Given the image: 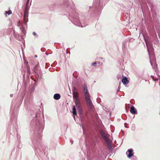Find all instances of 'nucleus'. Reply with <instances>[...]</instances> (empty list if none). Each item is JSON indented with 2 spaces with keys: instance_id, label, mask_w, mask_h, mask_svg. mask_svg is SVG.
Masks as SVG:
<instances>
[{
  "instance_id": "1",
  "label": "nucleus",
  "mask_w": 160,
  "mask_h": 160,
  "mask_svg": "<svg viewBox=\"0 0 160 160\" xmlns=\"http://www.w3.org/2000/svg\"><path fill=\"white\" fill-rule=\"evenodd\" d=\"M31 118H32L31 122V129L33 132L32 142L35 150H40L42 133L44 127V121L42 122V118L38 110L29 107Z\"/></svg>"
},
{
  "instance_id": "2",
  "label": "nucleus",
  "mask_w": 160,
  "mask_h": 160,
  "mask_svg": "<svg viewBox=\"0 0 160 160\" xmlns=\"http://www.w3.org/2000/svg\"><path fill=\"white\" fill-rule=\"evenodd\" d=\"M20 106L19 103H17L15 106L13 107L12 104L10 110L11 122L12 129L10 130L11 134H13V132H17L18 126L16 123L17 119V114Z\"/></svg>"
},
{
  "instance_id": "3",
  "label": "nucleus",
  "mask_w": 160,
  "mask_h": 160,
  "mask_svg": "<svg viewBox=\"0 0 160 160\" xmlns=\"http://www.w3.org/2000/svg\"><path fill=\"white\" fill-rule=\"evenodd\" d=\"M83 90L87 106L90 109L92 110L93 106L90 98V95L85 84H83Z\"/></svg>"
},
{
  "instance_id": "4",
  "label": "nucleus",
  "mask_w": 160,
  "mask_h": 160,
  "mask_svg": "<svg viewBox=\"0 0 160 160\" xmlns=\"http://www.w3.org/2000/svg\"><path fill=\"white\" fill-rule=\"evenodd\" d=\"M100 133L103 139L107 143L108 148L109 149L112 150L113 148L112 146L111 145L110 140L105 132L102 130H101L100 132Z\"/></svg>"
},
{
  "instance_id": "5",
  "label": "nucleus",
  "mask_w": 160,
  "mask_h": 160,
  "mask_svg": "<svg viewBox=\"0 0 160 160\" xmlns=\"http://www.w3.org/2000/svg\"><path fill=\"white\" fill-rule=\"evenodd\" d=\"M72 94L75 104L81 102L79 99V92L77 91V88L75 86H73L72 87Z\"/></svg>"
},
{
  "instance_id": "6",
  "label": "nucleus",
  "mask_w": 160,
  "mask_h": 160,
  "mask_svg": "<svg viewBox=\"0 0 160 160\" xmlns=\"http://www.w3.org/2000/svg\"><path fill=\"white\" fill-rule=\"evenodd\" d=\"M75 104L76 106L75 105L73 106L72 108V113L73 114L76 116L77 115L76 107L78 111L79 114L80 115H82L83 114V112L82 109L81 102Z\"/></svg>"
},
{
  "instance_id": "7",
  "label": "nucleus",
  "mask_w": 160,
  "mask_h": 160,
  "mask_svg": "<svg viewBox=\"0 0 160 160\" xmlns=\"http://www.w3.org/2000/svg\"><path fill=\"white\" fill-rule=\"evenodd\" d=\"M140 5L141 7L143 15L144 16L145 14V12L147 11L148 12H149L148 7L146 2H143V3H141Z\"/></svg>"
},
{
  "instance_id": "8",
  "label": "nucleus",
  "mask_w": 160,
  "mask_h": 160,
  "mask_svg": "<svg viewBox=\"0 0 160 160\" xmlns=\"http://www.w3.org/2000/svg\"><path fill=\"white\" fill-rule=\"evenodd\" d=\"M150 8L152 17L153 18H155L157 16V12L158 11V9L155 6L151 7Z\"/></svg>"
},
{
  "instance_id": "9",
  "label": "nucleus",
  "mask_w": 160,
  "mask_h": 160,
  "mask_svg": "<svg viewBox=\"0 0 160 160\" xmlns=\"http://www.w3.org/2000/svg\"><path fill=\"white\" fill-rule=\"evenodd\" d=\"M39 66V65L38 63L34 67V71L36 74V79H33L32 80L35 82H36L38 79V72L37 71L38 70V68Z\"/></svg>"
},
{
  "instance_id": "10",
  "label": "nucleus",
  "mask_w": 160,
  "mask_h": 160,
  "mask_svg": "<svg viewBox=\"0 0 160 160\" xmlns=\"http://www.w3.org/2000/svg\"><path fill=\"white\" fill-rule=\"evenodd\" d=\"M133 150L132 148H129L128 149L126 152V154L127 155L128 158H130L133 156L134 153L133 152Z\"/></svg>"
},
{
  "instance_id": "11",
  "label": "nucleus",
  "mask_w": 160,
  "mask_h": 160,
  "mask_svg": "<svg viewBox=\"0 0 160 160\" xmlns=\"http://www.w3.org/2000/svg\"><path fill=\"white\" fill-rule=\"evenodd\" d=\"M28 10H25L23 16V21L25 24H26L28 21Z\"/></svg>"
},
{
  "instance_id": "12",
  "label": "nucleus",
  "mask_w": 160,
  "mask_h": 160,
  "mask_svg": "<svg viewBox=\"0 0 160 160\" xmlns=\"http://www.w3.org/2000/svg\"><path fill=\"white\" fill-rule=\"evenodd\" d=\"M130 112L132 114H138V112L137 110L133 105L131 106L130 107Z\"/></svg>"
},
{
  "instance_id": "13",
  "label": "nucleus",
  "mask_w": 160,
  "mask_h": 160,
  "mask_svg": "<svg viewBox=\"0 0 160 160\" xmlns=\"http://www.w3.org/2000/svg\"><path fill=\"white\" fill-rule=\"evenodd\" d=\"M122 82L124 85H127L129 82V81L126 76L123 78L122 80Z\"/></svg>"
},
{
  "instance_id": "14",
  "label": "nucleus",
  "mask_w": 160,
  "mask_h": 160,
  "mask_svg": "<svg viewBox=\"0 0 160 160\" xmlns=\"http://www.w3.org/2000/svg\"><path fill=\"white\" fill-rule=\"evenodd\" d=\"M61 97V95L59 93H56L54 94L53 96V98L56 100L59 99Z\"/></svg>"
},
{
  "instance_id": "15",
  "label": "nucleus",
  "mask_w": 160,
  "mask_h": 160,
  "mask_svg": "<svg viewBox=\"0 0 160 160\" xmlns=\"http://www.w3.org/2000/svg\"><path fill=\"white\" fill-rule=\"evenodd\" d=\"M147 1L149 5L150 8H151V7L155 6V5L153 4L151 0H147Z\"/></svg>"
},
{
  "instance_id": "16",
  "label": "nucleus",
  "mask_w": 160,
  "mask_h": 160,
  "mask_svg": "<svg viewBox=\"0 0 160 160\" xmlns=\"http://www.w3.org/2000/svg\"><path fill=\"white\" fill-rule=\"evenodd\" d=\"M13 35L15 37L16 39H18V38L19 37V34L17 33L16 32H15V31L14 30L13 31Z\"/></svg>"
},
{
  "instance_id": "17",
  "label": "nucleus",
  "mask_w": 160,
  "mask_h": 160,
  "mask_svg": "<svg viewBox=\"0 0 160 160\" xmlns=\"http://www.w3.org/2000/svg\"><path fill=\"white\" fill-rule=\"evenodd\" d=\"M12 30L11 28L8 29L6 30V32L7 35H9L11 32Z\"/></svg>"
},
{
  "instance_id": "18",
  "label": "nucleus",
  "mask_w": 160,
  "mask_h": 160,
  "mask_svg": "<svg viewBox=\"0 0 160 160\" xmlns=\"http://www.w3.org/2000/svg\"><path fill=\"white\" fill-rule=\"evenodd\" d=\"M12 12L10 10H9V11L8 12L7 11H6L5 12V13L6 17H7V14H8V15H9L12 14Z\"/></svg>"
},
{
  "instance_id": "19",
  "label": "nucleus",
  "mask_w": 160,
  "mask_h": 160,
  "mask_svg": "<svg viewBox=\"0 0 160 160\" xmlns=\"http://www.w3.org/2000/svg\"><path fill=\"white\" fill-rule=\"evenodd\" d=\"M20 29L24 35H25L26 34V32L24 28H21Z\"/></svg>"
},
{
  "instance_id": "20",
  "label": "nucleus",
  "mask_w": 160,
  "mask_h": 160,
  "mask_svg": "<svg viewBox=\"0 0 160 160\" xmlns=\"http://www.w3.org/2000/svg\"><path fill=\"white\" fill-rule=\"evenodd\" d=\"M122 48L123 52L125 50V42H124L122 43Z\"/></svg>"
},
{
  "instance_id": "21",
  "label": "nucleus",
  "mask_w": 160,
  "mask_h": 160,
  "mask_svg": "<svg viewBox=\"0 0 160 160\" xmlns=\"http://www.w3.org/2000/svg\"><path fill=\"white\" fill-rule=\"evenodd\" d=\"M30 0H27L26 3V8H25V10H28V3L29 2Z\"/></svg>"
},
{
  "instance_id": "22",
  "label": "nucleus",
  "mask_w": 160,
  "mask_h": 160,
  "mask_svg": "<svg viewBox=\"0 0 160 160\" xmlns=\"http://www.w3.org/2000/svg\"><path fill=\"white\" fill-rule=\"evenodd\" d=\"M27 73L29 74H30V68L29 66H28L27 67Z\"/></svg>"
},
{
  "instance_id": "23",
  "label": "nucleus",
  "mask_w": 160,
  "mask_h": 160,
  "mask_svg": "<svg viewBox=\"0 0 160 160\" xmlns=\"http://www.w3.org/2000/svg\"><path fill=\"white\" fill-rule=\"evenodd\" d=\"M135 124H133L132 125V131H134L135 129Z\"/></svg>"
},
{
  "instance_id": "24",
  "label": "nucleus",
  "mask_w": 160,
  "mask_h": 160,
  "mask_svg": "<svg viewBox=\"0 0 160 160\" xmlns=\"http://www.w3.org/2000/svg\"><path fill=\"white\" fill-rule=\"evenodd\" d=\"M50 66V64L48 63H45V68H47Z\"/></svg>"
},
{
  "instance_id": "25",
  "label": "nucleus",
  "mask_w": 160,
  "mask_h": 160,
  "mask_svg": "<svg viewBox=\"0 0 160 160\" xmlns=\"http://www.w3.org/2000/svg\"><path fill=\"white\" fill-rule=\"evenodd\" d=\"M120 88H121V87H120V86L119 85V86H118V89L117 90V94H118V93L119 92L120 89Z\"/></svg>"
},
{
  "instance_id": "26",
  "label": "nucleus",
  "mask_w": 160,
  "mask_h": 160,
  "mask_svg": "<svg viewBox=\"0 0 160 160\" xmlns=\"http://www.w3.org/2000/svg\"><path fill=\"white\" fill-rule=\"evenodd\" d=\"M46 50L44 48H41V51L42 52H44Z\"/></svg>"
},
{
  "instance_id": "27",
  "label": "nucleus",
  "mask_w": 160,
  "mask_h": 160,
  "mask_svg": "<svg viewBox=\"0 0 160 160\" xmlns=\"http://www.w3.org/2000/svg\"><path fill=\"white\" fill-rule=\"evenodd\" d=\"M68 49H69V48H68L67 49V51H66V53L67 54H68V53H69V54H70V51H68Z\"/></svg>"
},
{
  "instance_id": "28",
  "label": "nucleus",
  "mask_w": 160,
  "mask_h": 160,
  "mask_svg": "<svg viewBox=\"0 0 160 160\" xmlns=\"http://www.w3.org/2000/svg\"><path fill=\"white\" fill-rule=\"evenodd\" d=\"M97 64V63L96 62H94L92 63V66H95Z\"/></svg>"
},
{
  "instance_id": "29",
  "label": "nucleus",
  "mask_w": 160,
  "mask_h": 160,
  "mask_svg": "<svg viewBox=\"0 0 160 160\" xmlns=\"http://www.w3.org/2000/svg\"><path fill=\"white\" fill-rule=\"evenodd\" d=\"M32 34L34 36H37V37H38V35H37V33L35 32H33L32 33Z\"/></svg>"
},
{
  "instance_id": "30",
  "label": "nucleus",
  "mask_w": 160,
  "mask_h": 160,
  "mask_svg": "<svg viewBox=\"0 0 160 160\" xmlns=\"http://www.w3.org/2000/svg\"><path fill=\"white\" fill-rule=\"evenodd\" d=\"M100 98H97V102L98 103H100Z\"/></svg>"
},
{
  "instance_id": "31",
  "label": "nucleus",
  "mask_w": 160,
  "mask_h": 160,
  "mask_svg": "<svg viewBox=\"0 0 160 160\" xmlns=\"http://www.w3.org/2000/svg\"><path fill=\"white\" fill-rule=\"evenodd\" d=\"M18 147L19 148H21L22 147V145H20V144H19L18 145Z\"/></svg>"
},
{
  "instance_id": "32",
  "label": "nucleus",
  "mask_w": 160,
  "mask_h": 160,
  "mask_svg": "<svg viewBox=\"0 0 160 160\" xmlns=\"http://www.w3.org/2000/svg\"><path fill=\"white\" fill-rule=\"evenodd\" d=\"M124 126H125V127L127 128H129V127H127V126H126V125H127L128 124L127 123H125L124 124Z\"/></svg>"
},
{
  "instance_id": "33",
  "label": "nucleus",
  "mask_w": 160,
  "mask_h": 160,
  "mask_svg": "<svg viewBox=\"0 0 160 160\" xmlns=\"http://www.w3.org/2000/svg\"><path fill=\"white\" fill-rule=\"evenodd\" d=\"M145 42H146V45H147V48H148L147 50H148V52L149 54V50H148V48L147 42H146V40H145Z\"/></svg>"
},
{
  "instance_id": "34",
  "label": "nucleus",
  "mask_w": 160,
  "mask_h": 160,
  "mask_svg": "<svg viewBox=\"0 0 160 160\" xmlns=\"http://www.w3.org/2000/svg\"><path fill=\"white\" fill-rule=\"evenodd\" d=\"M23 82H24V83L25 85L26 86L27 85V83L26 82H25V81H24V80H23Z\"/></svg>"
},
{
  "instance_id": "35",
  "label": "nucleus",
  "mask_w": 160,
  "mask_h": 160,
  "mask_svg": "<svg viewBox=\"0 0 160 160\" xmlns=\"http://www.w3.org/2000/svg\"><path fill=\"white\" fill-rule=\"evenodd\" d=\"M87 160H91V158L90 157H89L88 156L87 157Z\"/></svg>"
},
{
  "instance_id": "36",
  "label": "nucleus",
  "mask_w": 160,
  "mask_h": 160,
  "mask_svg": "<svg viewBox=\"0 0 160 160\" xmlns=\"http://www.w3.org/2000/svg\"><path fill=\"white\" fill-rule=\"evenodd\" d=\"M25 104H26V102H27V98H25Z\"/></svg>"
},
{
  "instance_id": "37",
  "label": "nucleus",
  "mask_w": 160,
  "mask_h": 160,
  "mask_svg": "<svg viewBox=\"0 0 160 160\" xmlns=\"http://www.w3.org/2000/svg\"><path fill=\"white\" fill-rule=\"evenodd\" d=\"M82 129L83 130V133H84V128L83 126H82Z\"/></svg>"
},
{
  "instance_id": "38",
  "label": "nucleus",
  "mask_w": 160,
  "mask_h": 160,
  "mask_svg": "<svg viewBox=\"0 0 160 160\" xmlns=\"http://www.w3.org/2000/svg\"><path fill=\"white\" fill-rule=\"evenodd\" d=\"M13 95L12 94H11L10 95V97H13Z\"/></svg>"
},
{
  "instance_id": "39",
  "label": "nucleus",
  "mask_w": 160,
  "mask_h": 160,
  "mask_svg": "<svg viewBox=\"0 0 160 160\" xmlns=\"http://www.w3.org/2000/svg\"><path fill=\"white\" fill-rule=\"evenodd\" d=\"M24 63H25L26 64H27L28 63V62H24Z\"/></svg>"
},
{
  "instance_id": "40",
  "label": "nucleus",
  "mask_w": 160,
  "mask_h": 160,
  "mask_svg": "<svg viewBox=\"0 0 160 160\" xmlns=\"http://www.w3.org/2000/svg\"><path fill=\"white\" fill-rule=\"evenodd\" d=\"M34 57H35V58H37V57H38V56H37V55H35V56H34Z\"/></svg>"
},
{
  "instance_id": "41",
  "label": "nucleus",
  "mask_w": 160,
  "mask_h": 160,
  "mask_svg": "<svg viewBox=\"0 0 160 160\" xmlns=\"http://www.w3.org/2000/svg\"><path fill=\"white\" fill-rule=\"evenodd\" d=\"M150 63H151V65L152 66V63H151V61H150Z\"/></svg>"
},
{
  "instance_id": "42",
  "label": "nucleus",
  "mask_w": 160,
  "mask_h": 160,
  "mask_svg": "<svg viewBox=\"0 0 160 160\" xmlns=\"http://www.w3.org/2000/svg\"><path fill=\"white\" fill-rule=\"evenodd\" d=\"M42 117H43V119L44 118V116L43 114H42Z\"/></svg>"
},
{
  "instance_id": "43",
  "label": "nucleus",
  "mask_w": 160,
  "mask_h": 160,
  "mask_svg": "<svg viewBox=\"0 0 160 160\" xmlns=\"http://www.w3.org/2000/svg\"><path fill=\"white\" fill-rule=\"evenodd\" d=\"M46 54L47 55H48V54L47 52H46Z\"/></svg>"
},
{
  "instance_id": "44",
  "label": "nucleus",
  "mask_w": 160,
  "mask_h": 160,
  "mask_svg": "<svg viewBox=\"0 0 160 160\" xmlns=\"http://www.w3.org/2000/svg\"><path fill=\"white\" fill-rule=\"evenodd\" d=\"M17 138H18V134H17Z\"/></svg>"
},
{
  "instance_id": "45",
  "label": "nucleus",
  "mask_w": 160,
  "mask_h": 160,
  "mask_svg": "<svg viewBox=\"0 0 160 160\" xmlns=\"http://www.w3.org/2000/svg\"><path fill=\"white\" fill-rule=\"evenodd\" d=\"M100 59H102V58H100Z\"/></svg>"
},
{
  "instance_id": "46",
  "label": "nucleus",
  "mask_w": 160,
  "mask_h": 160,
  "mask_svg": "<svg viewBox=\"0 0 160 160\" xmlns=\"http://www.w3.org/2000/svg\"><path fill=\"white\" fill-rule=\"evenodd\" d=\"M159 85H160V81H159Z\"/></svg>"
},
{
  "instance_id": "47",
  "label": "nucleus",
  "mask_w": 160,
  "mask_h": 160,
  "mask_svg": "<svg viewBox=\"0 0 160 160\" xmlns=\"http://www.w3.org/2000/svg\"><path fill=\"white\" fill-rule=\"evenodd\" d=\"M77 87H79V85H78Z\"/></svg>"
}]
</instances>
